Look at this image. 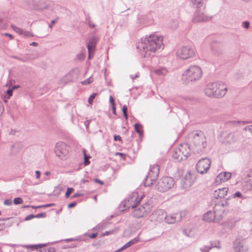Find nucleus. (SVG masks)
<instances>
[{
  "instance_id": "13",
  "label": "nucleus",
  "mask_w": 252,
  "mask_h": 252,
  "mask_svg": "<svg viewBox=\"0 0 252 252\" xmlns=\"http://www.w3.org/2000/svg\"><path fill=\"white\" fill-rule=\"evenodd\" d=\"M166 212L162 209H158L153 212L150 216L151 221L155 223H160L164 220Z\"/></svg>"
},
{
  "instance_id": "45",
  "label": "nucleus",
  "mask_w": 252,
  "mask_h": 252,
  "mask_svg": "<svg viewBox=\"0 0 252 252\" xmlns=\"http://www.w3.org/2000/svg\"><path fill=\"white\" fill-rule=\"evenodd\" d=\"M4 204L7 206H11L12 204V201L10 199H5L4 201Z\"/></svg>"
},
{
  "instance_id": "14",
  "label": "nucleus",
  "mask_w": 252,
  "mask_h": 252,
  "mask_svg": "<svg viewBox=\"0 0 252 252\" xmlns=\"http://www.w3.org/2000/svg\"><path fill=\"white\" fill-rule=\"evenodd\" d=\"M194 182V178L190 172H188L182 179L181 184L182 188L187 189L189 188Z\"/></svg>"
},
{
  "instance_id": "18",
  "label": "nucleus",
  "mask_w": 252,
  "mask_h": 252,
  "mask_svg": "<svg viewBox=\"0 0 252 252\" xmlns=\"http://www.w3.org/2000/svg\"><path fill=\"white\" fill-rule=\"evenodd\" d=\"M178 148L181 150L183 159H186L190 152V146L188 144H183L180 145Z\"/></svg>"
},
{
  "instance_id": "4",
  "label": "nucleus",
  "mask_w": 252,
  "mask_h": 252,
  "mask_svg": "<svg viewBox=\"0 0 252 252\" xmlns=\"http://www.w3.org/2000/svg\"><path fill=\"white\" fill-rule=\"evenodd\" d=\"M202 76L201 68L197 65H191L184 71L181 79L184 83L188 84L192 82L197 81L202 77Z\"/></svg>"
},
{
  "instance_id": "49",
  "label": "nucleus",
  "mask_w": 252,
  "mask_h": 252,
  "mask_svg": "<svg viewBox=\"0 0 252 252\" xmlns=\"http://www.w3.org/2000/svg\"><path fill=\"white\" fill-rule=\"evenodd\" d=\"M243 27L246 29H248L250 27V22L248 21H245L243 23Z\"/></svg>"
},
{
  "instance_id": "44",
  "label": "nucleus",
  "mask_w": 252,
  "mask_h": 252,
  "mask_svg": "<svg viewBox=\"0 0 252 252\" xmlns=\"http://www.w3.org/2000/svg\"><path fill=\"white\" fill-rule=\"evenodd\" d=\"M114 231H115L114 230L106 231L102 234V236H107V235L113 234L114 233Z\"/></svg>"
},
{
  "instance_id": "42",
  "label": "nucleus",
  "mask_w": 252,
  "mask_h": 252,
  "mask_svg": "<svg viewBox=\"0 0 252 252\" xmlns=\"http://www.w3.org/2000/svg\"><path fill=\"white\" fill-rule=\"evenodd\" d=\"M6 94L7 95V98H9L10 96L12 95L13 94V89H9L6 92Z\"/></svg>"
},
{
  "instance_id": "15",
  "label": "nucleus",
  "mask_w": 252,
  "mask_h": 252,
  "mask_svg": "<svg viewBox=\"0 0 252 252\" xmlns=\"http://www.w3.org/2000/svg\"><path fill=\"white\" fill-rule=\"evenodd\" d=\"M98 41V39L94 36H92L89 39V42L87 44V48L88 50V59H91L92 58L91 54L94 52V49L95 48L96 43Z\"/></svg>"
},
{
  "instance_id": "17",
  "label": "nucleus",
  "mask_w": 252,
  "mask_h": 252,
  "mask_svg": "<svg viewBox=\"0 0 252 252\" xmlns=\"http://www.w3.org/2000/svg\"><path fill=\"white\" fill-rule=\"evenodd\" d=\"M233 247L236 252H246L248 251V247L239 240H235Z\"/></svg>"
},
{
  "instance_id": "55",
  "label": "nucleus",
  "mask_w": 252,
  "mask_h": 252,
  "mask_svg": "<svg viewBox=\"0 0 252 252\" xmlns=\"http://www.w3.org/2000/svg\"><path fill=\"white\" fill-rule=\"evenodd\" d=\"M57 20H58V18H57L56 20H52L51 22V24L49 26V27L50 28H52L53 25H54L56 23Z\"/></svg>"
},
{
  "instance_id": "64",
  "label": "nucleus",
  "mask_w": 252,
  "mask_h": 252,
  "mask_svg": "<svg viewBox=\"0 0 252 252\" xmlns=\"http://www.w3.org/2000/svg\"><path fill=\"white\" fill-rule=\"evenodd\" d=\"M112 110H113V113L114 114H116V105L112 106Z\"/></svg>"
},
{
  "instance_id": "32",
  "label": "nucleus",
  "mask_w": 252,
  "mask_h": 252,
  "mask_svg": "<svg viewBox=\"0 0 252 252\" xmlns=\"http://www.w3.org/2000/svg\"><path fill=\"white\" fill-rule=\"evenodd\" d=\"M11 28L17 33L21 34L23 29H20L14 25H11Z\"/></svg>"
},
{
  "instance_id": "3",
  "label": "nucleus",
  "mask_w": 252,
  "mask_h": 252,
  "mask_svg": "<svg viewBox=\"0 0 252 252\" xmlns=\"http://www.w3.org/2000/svg\"><path fill=\"white\" fill-rule=\"evenodd\" d=\"M190 145L193 152L198 154L202 152L207 146L206 137L201 131H195L189 135Z\"/></svg>"
},
{
  "instance_id": "12",
  "label": "nucleus",
  "mask_w": 252,
  "mask_h": 252,
  "mask_svg": "<svg viewBox=\"0 0 252 252\" xmlns=\"http://www.w3.org/2000/svg\"><path fill=\"white\" fill-rule=\"evenodd\" d=\"M211 163L210 160L207 158L200 159L196 165L197 171L202 174L206 173L210 168Z\"/></svg>"
},
{
  "instance_id": "34",
  "label": "nucleus",
  "mask_w": 252,
  "mask_h": 252,
  "mask_svg": "<svg viewBox=\"0 0 252 252\" xmlns=\"http://www.w3.org/2000/svg\"><path fill=\"white\" fill-rule=\"evenodd\" d=\"M97 94L96 93H93L92 94L88 99V102L90 104H92L93 102L94 99Z\"/></svg>"
},
{
  "instance_id": "8",
  "label": "nucleus",
  "mask_w": 252,
  "mask_h": 252,
  "mask_svg": "<svg viewBox=\"0 0 252 252\" xmlns=\"http://www.w3.org/2000/svg\"><path fill=\"white\" fill-rule=\"evenodd\" d=\"M69 147L62 142H59L56 143L55 148V153L56 155L61 159H66L68 156Z\"/></svg>"
},
{
  "instance_id": "58",
  "label": "nucleus",
  "mask_w": 252,
  "mask_h": 252,
  "mask_svg": "<svg viewBox=\"0 0 252 252\" xmlns=\"http://www.w3.org/2000/svg\"><path fill=\"white\" fill-rule=\"evenodd\" d=\"M81 195H82V194L79 193H76L71 196V198H75Z\"/></svg>"
},
{
  "instance_id": "10",
  "label": "nucleus",
  "mask_w": 252,
  "mask_h": 252,
  "mask_svg": "<svg viewBox=\"0 0 252 252\" xmlns=\"http://www.w3.org/2000/svg\"><path fill=\"white\" fill-rule=\"evenodd\" d=\"M177 57L182 60H187L195 55V51L191 47L185 46L180 48L176 53Z\"/></svg>"
},
{
  "instance_id": "39",
  "label": "nucleus",
  "mask_w": 252,
  "mask_h": 252,
  "mask_svg": "<svg viewBox=\"0 0 252 252\" xmlns=\"http://www.w3.org/2000/svg\"><path fill=\"white\" fill-rule=\"evenodd\" d=\"M53 206H54V204L50 203V204H46L44 205H41V206H32V208L35 209V208H42V207H48Z\"/></svg>"
},
{
  "instance_id": "29",
  "label": "nucleus",
  "mask_w": 252,
  "mask_h": 252,
  "mask_svg": "<svg viewBox=\"0 0 252 252\" xmlns=\"http://www.w3.org/2000/svg\"><path fill=\"white\" fill-rule=\"evenodd\" d=\"M192 6L199 8L203 6V0H191Z\"/></svg>"
},
{
  "instance_id": "33",
  "label": "nucleus",
  "mask_w": 252,
  "mask_h": 252,
  "mask_svg": "<svg viewBox=\"0 0 252 252\" xmlns=\"http://www.w3.org/2000/svg\"><path fill=\"white\" fill-rule=\"evenodd\" d=\"M231 197L233 198L238 197L241 199H244V196L240 191H237L235 193L233 194Z\"/></svg>"
},
{
  "instance_id": "46",
  "label": "nucleus",
  "mask_w": 252,
  "mask_h": 252,
  "mask_svg": "<svg viewBox=\"0 0 252 252\" xmlns=\"http://www.w3.org/2000/svg\"><path fill=\"white\" fill-rule=\"evenodd\" d=\"M228 138L230 139L233 141H235L237 139L234 133H230L228 135Z\"/></svg>"
},
{
  "instance_id": "53",
  "label": "nucleus",
  "mask_w": 252,
  "mask_h": 252,
  "mask_svg": "<svg viewBox=\"0 0 252 252\" xmlns=\"http://www.w3.org/2000/svg\"><path fill=\"white\" fill-rule=\"evenodd\" d=\"M114 140L115 141H121L122 140V138H121V137L120 136V135H114Z\"/></svg>"
},
{
  "instance_id": "31",
  "label": "nucleus",
  "mask_w": 252,
  "mask_h": 252,
  "mask_svg": "<svg viewBox=\"0 0 252 252\" xmlns=\"http://www.w3.org/2000/svg\"><path fill=\"white\" fill-rule=\"evenodd\" d=\"M142 126L138 124L134 125V129L135 131L138 133L140 136L142 135L143 131L141 129Z\"/></svg>"
},
{
  "instance_id": "7",
  "label": "nucleus",
  "mask_w": 252,
  "mask_h": 252,
  "mask_svg": "<svg viewBox=\"0 0 252 252\" xmlns=\"http://www.w3.org/2000/svg\"><path fill=\"white\" fill-rule=\"evenodd\" d=\"M144 197V195H142L139 197L138 192H133L124 201L125 204L124 205L126 208L135 207L138 205Z\"/></svg>"
},
{
  "instance_id": "47",
  "label": "nucleus",
  "mask_w": 252,
  "mask_h": 252,
  "mask_svg": "<svg viewBox=\"0 0 252 252\" xmlns=\"http://www.w3.org/2000/svg\"><path fill=\"white\" fill-rule=\"evenodd\" d=\"M46 217V214L45 213H41L35 215V218H45Z\"/></svg>"
},
{
  "instance_id": "62",
  "label": "nucleus",
  "mask_w": 252,
  "mask_h": 252,
  "mask_svg": "<svg viewBox=\"0 0 252 252\" xmlns=\"http://www.w3.org/2000/svg\"><path fill=\"white\" fill-rule=\"evenodd\" d=\"M116 155H120L123 158H125V157L126 156V154L122 153H117Z\"/></svg>"
},
{
  "instance_id": "40",
  "label": "nucleus",
  "mask_w": 252,
  "mask_h": 252,
  "mask_svg": "<svg viewBox=\"0 0 252 252\" xmlns=\"http://www.w3.org/2000/svg\"><path fill=\"white\" fill-rule=\"evenodd\" d=\"M21 34L24 35L26 36H33V35L28 31H26L23 29Z\"/></svg>"
},
{
  "instance_id": "50",
  "label": "nucleus",
  "mask_w": 252,
  "mask_h": 252,
  "mask_svg": "<svg viewBox=\"0 0 252 252\" xmlns=\"http://www.w3.org/2000/svg\"><path fill=\"white\" fill-rule=\"evenodd\" d=\"M33 218H35V215L31 214V215L27 216L25 218V220H31L32 219H33Z\"/></svg>"
},
{
  "instance_id": "20",
  "label": "nucleus",
  "mask_w": 252,
  "mask_h": 252,
  "mask_svg": "<svg viewBox=\"0 0 252 252\" xmlns=\"http://www.w3.org/2000/svg\"><path fill=\"white\" fill-rule=\"evenodd\" d=\"M210 19V17L204 15V13L196 12L193 18L194 22H206Z\"/></svg>"
},
{
  "instance_id": "28",
  "label": "nucleus",
  "mask_w": 252,
  "mask_h": 252,
  "mask_svg": "<svg viewBox=\"0 0 252 252\" xmlns=\"http://www.w3.org/2000/svg\"><path fill=\"white\" fill-rule=\"evenodd\" d=\"M19 150V145L14 144L11 145L10 150V154L11 155H15Z\"/></svg>"
},
{
  "instance_id": "51",
  "label": "nucleus",
  "mask_w": 252,
  "mask_h": 252,
  "mask_svg": "<svg viewBox=\"0 0 252 252\" xmlns=\"http://www.w3.org/2000/svg\"><path fill=\"white\" fill-rule=\"evenodd\" d=\"M72 73L69 72L68 73L65 77L63 78V79L65 80V78H68L67 79V81H70L72 80V78H71Z\"/></svg>"
},
{
  "instance_id": "30",
  "label": "nucleus",
  "mask_w": 252,
  "mask_h": 252,
  "mask_svg": "<svg viewBox=\"0 0 252 252\" xmlns=\"http://www.w3.org/2000/svg\"><path fill=\"white\" fill-rule=\"evenodd\" d=\"M83 153L84 155V164L85 165H87L89 164L90 163L89 159L91 158V156L87 155V154L86 153V150L85 149H83Z\"/></svg>"
},
{
  "instance_id": "41",
  "label": "nucleus",
  "mask_w": 252,
  "mask_h": 252,
  "mask_svg": "<svg viewBox=\"0 0 252 252\" xmlns=\"http://www.w3.org/2000/svg\"><path fill=\"white\" fill-rule=\"evenodd\" d=\"M85 57V54L84 52H82L77 55V59L80 61H83Z\"/></svg>"
},
{
  "instance_id": "25",
  "label": "nucleus",
  "mask_w": 252,
  "mask_h": 252,
  "mask_svg": "<svg viewBox=\"0 0 252 252\" xmlns=\"http://www.w3.org/2000/svg\"><path fill=\"white\" fill-rule=\"evenodd\" d=\"M215 85H216V92H218V93H220V88H223V94L221 95V97H223L225 94H226V92L227 91V87H226V85L223 83H220V82H215Z\"/></svg>"
},
{
  "instance_id": "26",
  "label": "nucleus",
  "mask_w": 252,
  "mask_h": 252,
  "mask_svg": "<svg viewBox=\"0 0 252 252\" xmlns=\"http://www.w3.org/2000/svg\"><path fill=\"white\" fill-rule=\"evenodd\" d=\"M172 157L174 159H176L177 161L186 160L185 159H183L181 150L178 148L174 151Z\"/></svg>"
},
{
  "instance_id": "24",
  "label": "nucleus",
  "mask_w": 252,
  "mask_h": 252,
  "mask_svg": "<svg viewBox=\"0 0 252 252\" xmlns=\"http://www.w3.org/2000/svg\"><path fill=\"white\" fill-rule=\"evenodd\" d=\"M46 246V244H40L38 245H35L33 246V248H34V249H35L36 250V252H54V249L53 248H50L48 250L46 249H44L43 250H39L40 249L42 248L43 247H44Z\"/></svg>"
},
{
  "instance_id": "5",
  "label": "nucleus",
  "mask_w": 252,
  "mask_h": 252,
  "mask_svg": "<svg viewBox=\"0 0 252 252\" xmlns=\"http://www.w3.org/2000/svg\"><path fill=\"white\" fill-rule=\"evenodd\" d=\"M175 185L174 179L170 177L161 178L156 185L157 189L161 192H165L172 188Z\"/></svg>"
},
{
  "instance_id": "22",
  "label": "nucleus",
  "mask_w": 252,
  "mask_h": 252,
  "mask_svg": "<svg viewBox=\"0 0 252 252\" xmlns=\"http://www.w3.org/2000/svg\"><path fill=\"white\" fill-rule=\"evenodd\" d=\"M231 174L229 172H222L219 174L217 177V180H220V182L227 181L230 178Z\"/></svg>"
},
{
  "instance_id": "56",
  "label": "nucleus",
  "mask_w": 252,
  "mask_h": 252,
  "mask_svg": "<svg viewBox=\"0 0 252 252\" xmlns=\"http://www.w3.org/2000/svg\"><path fill=\"white\" fill-rule=\"evenodd\" d=\"M97 235V233H92L91 234H90L89 235V237L91 238V239H94V238H95Z\"/></svg>"
},
{
  "instance_id": "23",
  "label": "nucleus",
  "mask_w": 252,
  "mask_h": 252,
  "mask_svg": "<svg viewBox=\"0 0 252 252\" xmlns=\"http://www.w3.org/2000/svg\"><path fill=\"white\" fill-rule=\"evenodd\" d=\"M167 69L161 66H159L156 68L154 69L153 72L158 76H165L167 73Z\"/></svg>"
},
{
  "instance_id": "19",
  "label": "nucleus",
  "mask_w": 252,
  "mask_h": 252,
  "mask_svg": "<svg viewBox=\"0 0 252 252\" xmlns=\"http://www.w3.org/2000/svg\"><path fill=\"white\" fill-rule=\"evenodd\" d=\"M228 191V188H227L219 189L214 191L213 193V196L215 198V199H218L219 198H223L227 194Z\"/></svg>"
},
{
  "instance_id": "2",
  "label": "nucleus",
  "mask_w": 252,
  "mask_h": 252,
  "mask_svg": "<svg viewBox=\"0 0 252 252\" xmlns=\"http://www.w3.org/2000/svg\"><path fill=\"white\" fill-rule=\"evenodd\" d=\"M228 199L216 203L213 211H209L203 215V220L208 222H218L220 220L224 212L223 208L229 205Z\"/></svg>"
},
{
  "instance_id": "48",
  "label": "nucleus",
  "mask_w": 252,
  "mask_h": 252,
  "mask_svg": "<svg viewBox=\"0 0 252 252\" xmlns=\"http://www.w3.org/2000/svg\"><path fill=\"white\" fill-rule=\"evenodd\" d=\"M211 249V247H208L205 246V247L200 248V251L202 252H209V250Z\"/></svg>"
},
{
  "instance_id": "61",
  "label": "nucleus",
  "mask_w": 252,
  "mask_h": 252,
  "mask_svg": "<svg viewBox=\"0 0 252 252\" xmlns=\"http://www.w3.org/2000/svg\"><path fill=\"white\" fill-rule=\"evenodd\" d=\"M13 58H14V59H17V60H18L21 61H22V62H26V60H23V59H22V58H19V57H17V56H13Z\"/></svg>"
},
{
  "instance_id": "36",
  "label": "nucleus",
  "mask_w": 252,
  "mask_h": 252,
  "mask_svg": "<svg viewBox=\"0 0 252 252\" xmlns=\"http://www.w3.org/2000/svg\"><path fill=\"white\" fill-rule=\"evenodd\" d=\"M14 203L15 205H18L19 204H21L23 203V201L22 198L21 197H16L14 199Z\"/></svg>"
},
{
  "instance_id": "60",
  "label": "nucleus",
  "mask_w": 252,
  "mask_h": 252,
  "mask_svg": "<svg viewBox=\"0 0 252 252\" xmlns=\"http://www.w3.org/2000/svg\"><path fill=\"white\" fill-rule=\"evenodd\" d=\"M35 174H36V178L37 179H38L40 177V172L39 171H38V170H36L35 171Z\"/></svg>"
},
{
  "instance_id": "21",
  "label": "nucleus",
  "mask_w": 252,
  "mask_h": 252,
  "mask_svg": "<svg viewBox=\"0 0 252 252\" xmlns=\"http://www.w3.org/2000/svg\"><path fill=\"white\" fill-rule=\"evenodd\" d=\"M243 181L250 189H252V170L247 172L246 176L243 178Z\"/></svg>"
},
{
  "instance_id": "35",
  "label": "nucleus",
  "mask_w": 252,
  "mask_h": 252,
  "mask_svg": "<svg viewBox=\"0 0 252 252\" xmlns=\"http://www.w3.org/2000/svg\"><path fill=\"white\" fill-rule=\"evenodd\" d=\"M124 116L126 120L128 119V115L127 114V108L126 105H124L122 108Z\"/></svg>"
},
{
  "instance_id": "63",
  "label": "nucleus",
  "mask_w": 252,
  "mask_h": 252,
  "mask_svg": "<svg viewBox=\"0 0 252 252\" xmlns=\"http://www.w3.org/2000/svg\"><path fill=\"white\" fill-rule=\"evenodd\" d=\"M139 77V74H136L134 76L130 75V78L133 80L135 78Z\"/></svg>"
},
{
  "instance_id": "16",
  "label": "nucleus",
  "mask_w": 252,
  "mask_h": 252,
  "mask_svg": "<svg viewBox=\"0 0 252 252\" xmlns=\"http://www.w3.org/2000/svg\"><path fill=\"white\" fill-rule=\"evenodd\" d=\"M181 219V215L178 214H169V215H167L166 213L165 217L164 218L165 222L168 224H173L180 221Z\"/></svg>"
},
{
  "instance_id": "57",
  "label": "nucleus",
  "mask_w": 252,
  "mask_h": 252,
  "mask_svg": "<svg viewBox=\"0 0 252 252\" xmlns=\"http://www.w3.org/2000/svg\"><path fill=\"white\" fill-rule=\"evenodd\" d=\"M4 111L3 106L1 101L0 100V114L2 113Z\"/></svg>"
},
{
  "instance_id": "37",
  "label": "nucleus",
  "mask_w": 252,
  "mask_h": 252,
  "mask_svg": "<svg viewBox=\"0 0 252 252\" xmlns=\"http://www.w3.org/2000/svg\"><path fill=\"white\" fill-rule=\"evenodd\" d=\"M74 191V189L72 188H68L67 189V190L65 192V197L66 198H68L69 196V195L72 193L73 192V191Z\"/></svg>"
},
{
  "instance_id": "54",
  "label": "nucleus",
  "mask_w": 252,
  "mask_h": 252,
  "mask_svg": "<svg viewBox=\"0 0 252 252\" xmlns=\"http://www.w3.org/2000/svg\"><path fill=\"white\" fill-rule=\"evenodd\" d=\"M76 205V203L75 202H72L68 205V208H71L75 207Z\"/></svg>"
},
{
  "instance_id": "27",
  "label": "nucleus",
  "mask_w": 252,
  "mask_h": 252,
  "mask_svg": "<svg viewBox=\"0 0 252 252\" xmlns=\"http://www.w3.org/2000/svg\"><path fill=\"white\" fill-rule=\"evenodd\" d=\"M137 242H138V239H137L136 238L133 239L129 241L127 243H126L125 245H124L122 247H121L119 249L117 250L115 252H121L122 251L127 249V248L129 247L130 246L135 244Z\"/></svg>"
},
{
  "instance_id": "43",
  "label": "nucleus",
  "mask_w": 252,
  "mask_h": 252,
  "mask_svg": "<svg viewBox=\"0 0 252 252\" xmlns=\"http://www.w3.org/2000/svg\"><path fill=\"white\" fill-rule=\"evenodd\" d=\"M234 224H235L233 222V221H232L231 220H229L227 222H225V223H224L225 225H228L229 227V228L233 227L234 226Z\"/></svg>"
},
{
  "instance_id": "1",
  "label": "nucleus",
  "mask_w": 252,
  "mask_h": 252,
  "mask_svg": "<svg viewBox=\"0 0 252 252\" xmlns=\"http://www.w3.org/2000/svg\"><path fill=\"white\" fill-rule=\"evenodd\" d=\"M162 38L156 34H151L141 39V42L137 46L142 56L148 57L156 51L163 48Z\"/></svg>"
},
{
  "instance_id": "59",
  "label": "nucleus",
  "mask_w": 252,
  "mask_h": 252,
  "mask_svg": "<svg viewBox=\"0 0 252 252\" xmlns=\"http://www.w3.org/2000/svg\"><path fill=\"white\" fill-rule=\"evenodd\" d=\"M89 26L90 27H91V28H94L95 27V25L94 24L92 21H89Z\"/></svg>"
},
{
  "instance_id": "52",
  "label": "nucleus",
  "mask_w": 252,
  "mask_h": 252,
  "mask_svg": "<svg viewBox=\"0 0 252 252\" xmlns=\"http://www.w3.org/2000/svg\"><path fill=\"white\" fill-rule=\"evenodd\" d=\"M109 101L111 104H112V106L115 105V100L113 97L112 96H110L109 97Z\"/></svg>"
},
{
  "instance_id": "38",
  "label": "nucleus",
  "mask_w": 252,
  "mask_h": 252,
  "mask_svg": "<svg viewBox=\"0 0 252 252\" xmlns=\"http://www.w3.org/2000/svg\"><path fill=\"white\" fill-rule=\"evenodd\" d=\"M93 81V78L90 77L88 78V79H87L86 80H84V81H82L81 82V83L83 85H88V84H89L91 83H92Z\"/></svg>"
},
{
  "instance_id": "11",
  "label": "nucleus",
  "mask_w": 252,
  "mask_h": 252,
  "mask_svg": "<svg viewBox=\"0 0 252 252\" xmlns=\"http://www.w3.org/2000/svg\"><path fill=\"white\" fill-rule=\"evenodd\" d=\"M216 85L215 83H210L208 84L205 90L204 93L205 94L210 97H221V95L223 94V88H220V93H218L216 92Z\"/></svg>"
},
{
  "instance_id": "6",
  "label": "nucleus",
  "mask_w": 252,
  "mask_h": 252,
  "mask_svg": "<svg viewBox=\"0 0 252 252\" xmlns=\"http://www.w3.org/2000/svg\"><path fill=\"white\" fill-rule=\"evenodd\" d=\"M159 168L158 164L150 165V171L145 179L144 185L150 186L155 182L159 174Z\"/></svg>"
},
{
  "instance_id": "9",
  "label": "nucleus",
  "mask_w": 252,
  "mask_h": 252,
  "mask_svg": "<svg viewBox=\"0 0 252 252\" xmlns=\"http://www.w3.org/2000/svg\"><path fill=\"white\" fill-rule=\"evenodd\" d=\"M151 204L148 202H146L143 205L139 207L137 205L136 207L132 208L133 209L132 215L133 217L137 218L143 217L151 211Z\"/></svg>"
}]
</instances>
